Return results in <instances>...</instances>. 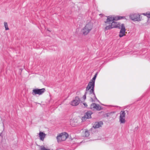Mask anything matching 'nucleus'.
I'll list each match as a JSON object with an SVG mask.
<instances>
[{
  "label": "nucleus",
  "mask_w": 150,
  "mask_h": 150,
  "mask_svg": "<svg viewBox=\"0 0 150 150\" xmlns=\"http://www.w3.org/2000/svg\"><path fill=\"white\" fill-rule=\"evenodd\" d=\"M80 94V91H78V92H77L76 93V94L77 95H79V94Z\"/></svg>",
  "instance_id": "obj_24"
},
{
  "label": "nucleus",
  "mask_w": 150,
  "mask_h": 150,
  "mask_svg": "<svg viewBox=\"0 0 150 150\" xmlns=\"http://www.w3.org/2000/svg\"><path fill=\"white\" fill-rule=\"evenodd\" d=\"M2 132H1V133H0V136H1V134H2Z\"/></svg>",
  "instance_id": "obj_27"
},
{
  "label": "nucleus",
  "mask_w": 150,
  "mask_h": 150,
  "mask_svg": "<svg viewBox=\"0 0 150 150\" xmlns=\"http://www.w3.org/2000/svg\"><path fill=\"white\" fill-rule=\"evenodd\" d=\"M39 135L40 140L42 141H43L46 136L45 134L43 132H40Z\"/></svg>",
  "instance_id": "obj_12"
},
{
  "label": "nucleus",
  "mask_w": 150,
  "mask_h": 150,
  "mask_svg": "<svg viewBox=\"0 0 150 150\" xmlns=\"http://www.w3.org/2000/svg\"><path fill=\"white\" fill-rule=\"evenodd\" d=\"M91 90V89H87V87H86V91L85 92V94L83 95V98L84 100H85L86 98V95L87 94H88L89 95H91V94L90 93L89 91Z\"/></svg>",
  "instance_id": "obj_13"
},
{
  "label": "nucleus",
  "mask_w": 150,
  "mask_h": 150,
  "mask_svg": "<svg viewBox=\"0 0 150 150\" xmlns=\"http://www.w3.org/2000/svg\"><path fill=\"white\" fill-rule=\"evenodd\" d=\"M98 73L97 72L95 74L92 79L89 82L87 86V89L92 88V91H93V88L95 86V80L96 78Z\"/></svg>",
  "instance_id": "obj_3"
},
{
  "label": "nucleus",
  "mask_w": 150,
  "mask_h": 150,
  "mask_svg": "<svg viewBox=\"0 0 150 150\" xmlns=\"http://www.w3.org/2000/svg\"><path fill=\"white\" fill-rule=\"evenodd\" d=\"M92 114V112L91 111H87L85 113L84 116L82 117V120L83 121L85 120L86 119H89L91 118V115Z\"/></svg>",
  "instance_id": "obj_9"
},
{
  "label": "nucleus",
  "mask_w": 150,
  "mask_h": 150,
  "mask_svg": "<svg viewBox=\"0 0 150 150\" xmlns=\"http://www.w3.org/2000/svg\"><path fill=\"white\" fill-rule=\"evenodd\" d=\"M141 14L144 15L146 16L147 18H150V13H143L142 14L141 13Z\"/></svg>",
  "instance_id": "obj_19"
},
{
  "label": "nucleus",
  "mask_w": 150,
  "mask_h": 150,
  "mask_svg": "<svg viewBox=\"0 0 150 150\" xmlns=\"http://www.w3.org/2000/svg\"><path fill=\"white\" fill-rule=\"evenodd\" d=\"M83 105H84L85 106V107H86L87 106V104L86 103H84L83 104Z\"/></svg>",
  "instance_id": "obj_22"
},
{
  "label": "nucleus",
  "mask_w": 150,
  "mask_h": 150,
  "mask_svg": "<svg viewBox=\"0 0 150 150\" xmlns=\"http://www.w3.org/2000/svg\"><path fill=\"white\" fill-rule=\"evenodd\" d=\"M106 115L107 117H108V113L106 114Z\"/></svg>",
  "instance_id": "obj_25"
},
{
  "label": "nucleus",
  "mask_w": 150,
  "mask_h": 150,
  "mask_svg": "<svg viewBox=\"0 0 150 150\" xmlns=\"http://www.w3.org/2000/svg\"><path fill=\"white\" fill-rule=\"evenodd\" d=\"M4 25L5 27V30H9V28L8 27V24L7 22H4Z\"/></svg>",
  "instance_id": "obj_16"
},
{
  "label": "nucleus",
  "mask_w": 150,
  "mask_h": 150,
  "mask_svg": "<svg viewBox=\"0 0 150 150\" xmlns=\"http://www.w3.org/2000/svg\"><path fill=\"white\" fill-rule=\"evenodd\" d=\"M95 107H96V104L93 103L90 105V108L91 109H95Z\"/></svg>",
  "instance_id": "obj_15"
},
{
  "label": "nucleus",
  "mask_w": 150,
  "mask_h": 150,
  "mask_svg": "<svg viewBox=\"0 0 150 150\" xmlns=\"http://www.w3.org/2000/svg\"><path fill=\"white\" fill-rule=\"evenodd\" d=\"M120 26L121 27V30L119 33V36L122 37L125 35L126 29L124 24H121Z\"/></svg>",
  "instance_id": "obj_8"
},
{
  "label": "nucleus",
  "mask_w": 150,
  "mask_h": 150,
  "mask_svg": "<svg viewBox=\"0 0 150 150\" xmlns=\"http://www.w3.org/2000/svg\"><path fill=\"white\" fill-rule=\"evenodd\" d=\"M115 19H117V17H114Z\"/></svg>",
  "instance_id": "obj_26"
},
{
  "label": "nucleus",
  "mask_w": 150,
  "mask_h": 150,
  "mask_svg": "<svg viewBox=\"0 0 150 150\" xmlns=\"http://www.w3.org/2000/svg\"><path fill=\"white\" fill-rule=\"evenodd\" d=\"M85 136L87 137H88L89 135V133L88 131L86 130L85 131Z\"/></svg>",
  "instance_id": "obj_17"
},
{
  "label": "nucleus",
  "mask_w": 150,
  "mask_h": 150,
  "mask_svg": "<svg viewBox=\"0 0 150 150\" xmlns=\"http://www.w3.org/2000/svg\"><path fill=\"white\" fill-rule=\"evenodd\" d=\"M91 90L92 88H91V90L89 91L90 93L91 94V95L92 94L93 95V96L94 97V99L98 101V100L96 98L95 93H94V89L93 88V91H92Z\"/></svg>",
  "instance_id": "obj_14"
},
{
  "label": "nucleus",
  "mask_w": 150,
  "mask_h": 150,
  "mask_svg": "<svg viewBox=\"0 0 150 150\" xmlns=\"http://www.w3.org/2000/svg\"><path fill=\"white\" fill-rule=\"evenodd\" d=\"M91 101L92 102H94L93 99V98L92 97H91Z\"/></svg>",
  "instance_id": "obj_23"
},
{
  "label": "nucleus",
  "mask_w": 150,
  "mask_h": 150,
  "mask_svg": "<svg viewBox=\"0 0 150 150\" xmlns=\"http://www.w3.org/2000/svg\"><path fill=\"white\" fill-rule=\"evenodd\" d=\"M68 134L65 133L64 134L62 133L59 136L57 137V139L58 142H61L62 141H65L68 137Z\"/></svg>",
  "instance_id": "obj_5"
},
{
  "label": "nucleus",
  "mask_w": 150,
  "mask_h": 150,
  "mask_svg": "<svg viewBox=\"0 0 150 150\" xmlns=\"http://www.w3.org/2000/svg\"><path fill=\"white\" fill-rule=\"evenodd\" d=\"M80 101V100L79 97L76 96L75 99L71 102V104L73 106H76L79 104Z\"/></svg>",
  "instance_id": "obj_10"
},
{
  "label": "nucleus",
  "mask_w": 150,
  "mask_h": 150,
  "mask_svg": "<svg viewBox=\"0 0 150 150\" xmlns=\"http://www.w3.org/2000/svg\"><path fill=\"white\" fill-rule=\"evenodd\" d=\"M126 113L125 111H122L120 113L119 121L121 123H124L125 122V117Z\"/></svg>",
  "instance_id": "obj_6"
},
{
  "label": "nucleus",
  "mask_w": 150,
  "mask_h": 150,
  "mask_svg": "<svg viewBox=\"0 0 150 150\" xmlns=\"http://www.w3.org/2000/svg\"><path fill=\"white\" fill-rule=\"evenodd\" d=\"M40 150H50L49 149H46L44 146H40Z\"/></svg>",
  "instance_id": "obj_18"
},
{
  "label": "nucleus",
  "mask_w": 150,
  "mask_h": 150,
  "mask_svg": "<svg viewBox=\"0 0 150 150\" xmlns=\"http://www.w3.org/2000/svg\"><path fill=\"white\" fill-rule=\"evenodd\" d=\"M116 21L114 17H112L110 16L107 17V18L105 21V25L106 27L105 28V30H110L114 28H117L120 29V23L117 22H114Z\"/></svg>",
  "instance_id": "obj_1"
},
{
  "label": "nucleus",
  "mask_w": 150,
  "mask_h": 150,
  "mask_svg": "<svg viewBox=\"0 0 150 150\" xmlns=\"http://www.w3.org/2000/svg\"><path fill=\"white\" fill-rule=\"evenodd\" d=\"M95 109L97 110H100V107L99 105H97L96 104V107H95Z\"/></svg>",
  "instance_id": "obj_20"
},
{
  "label": "nucleus",
  "mask_w": 150,
  "mask_h": 150,
  "mask_svg": "<svg viewBox=\"0 0 150 150\" xmlns=\"http://www.w3.org/2000/svg\"><path fill=\"white\" fill-rule=\"evenodd\" d=\"M129 18L134 21L140 20V15L137 13L131 14L129 15Z\"/></svg>",
  "instance_id": "obj_7"
},
{
  "label": "nucleus",
  "mask_w": 150,
  "mask_h": 150,
  "mask_svg": "<svg viewBox=\"0 0 150 150\" xmlns=\"http://www.w3.org/2000/svg\"><path fill=\"white\" fill-rule=\"evenodd\" d=\"M125 111H126L127 112H128V111L127 110H126Z\"/></svg>",
  "instance_id": "obj_28"
},
{
  "label": "nucleus",
  "mask_w": 150,
  "mask_h": 150,
  "mask_svg": "<svg viewBox=\"0 0 150 150\" xmlns=\"http://www.w3.org/2000/svg\"><path fill=\"white\" fill-rule=\"evenodd\" d=\"M45 91V88L40 89L34 88L33 90L32 94L34 96H35L36 94H38L40 95L42 94Z\"/></svg>",
  "instance_id": "obj_4"
},
{
  "label": "nucleus",
  "mask_w": 150,
  "mask_h": 150,
  "mask_svg": "<svg viewBox=\"0 0 150 150\" xmlns=\"http://www.w3.org/2000/svg\"><path fill=\"white\" fill-rule=\"evenodd\" d=\"M125 17H122V16H120V17H117V19H115L116 20V21L118 20H119L121 19L122 18H125Z\"/></svg>",
  "instance_id": "obj_21"
},
{
  "label": "nucleus",
  "mask_w": 150,
  "mask_h": 150,
  "mask_svg": "<svg viewBox=\"0 0 150 150\" xmlns=\"http://www.w3.org/2000/svg\"><path fill=\"white\" fill-rule=\"evenodd\" d=\"M93 26L92 23L90 22L82 29L81 30L82 33L84 35H87L92 29Z\"/></svg>",
  "instance_id": "obj_2"
},
{
  "label": "nucleus",
  "mask_w": 150,
  "mask_h": 150,
  "mask_svg": "<svg viewBox=\"0 0 150 150\" xmlns=\"http://www.w3.org/2000/svg\"><path fill=\"white\" fill-rule=\"evenodd\" d=\"M103 125V123L102 121H100L96 122L94 124L93 127L95 128H97L101 127Z\"/></svg>",
  "instance_id": "obj_11"
}]
</instances>
